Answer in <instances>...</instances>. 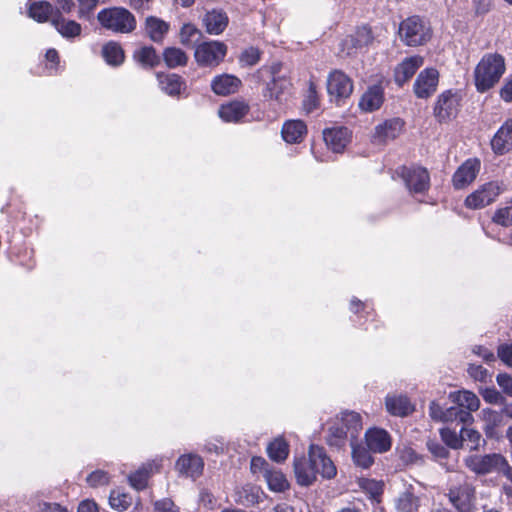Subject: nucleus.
<instances>
[{"label":"nucleus","instance_id":"obj_1","mask_svg":"<svg viewBox=\"0 0 512 512\" xmlns=\"http://www.w3.org/2000/svg\"><path fill=\"white\" fill-rule=\"evenodd\" d=\"M361 415L354 411H344L336 417L326 436L327 444L336 449H342L347 442L351 444L358 440L362 431Z\"/></svg>","mask_w":512,"mask_h":512},{"label":"nucleus","instance_id":"obj_2","mask_svg":"<svg viewBox=\"0 0 512 512\" xmlns=\"http://www.w3.org/2000/svg\"><path fill=\"white\" fill-rule=\"evenodd\" d=\"M505 59L498 53L485 54L474 69L476 90L485 93L493 88L505 73Z\"/></svg>","mask_w":512,"mask_h":512},{"label":"nucleus","instance_id":"obj_3","mask_svg":"<svg viewBox=\"0 0 512 512\" xmlns=\"http://www.w3.org/2000/svg\"><path fill=\"white\" fill-rule=\"evenodd\" d=\"M258 74L261 78H267L264 97L281 100V95L291 86L290 79L283 72V65L280 62L272 63L270 66H264L259 69Z\"/></svg>","mask_w":512,"mask_h":512},{"label":"nucleus","instance_id":"obj_4","mask_svg":"<svg viewBox=\"0 0 512 512\" xmlns=\"http://www.w3.org/2000/svg\"><path fill=\"white\" fill-rule=\"evenodd\" d=\"M400 40L407 46H420L431 37V28L428 22L419 16H411L403 20L399 26Z\"/></svg>","mask_w":512,"mask_h":512},{"label":"nucleus","instance_id":"obj_5","mask_svg":"<svg viewBox=\"0 0 512 512\" xmlns=\"http://www.w3.org/2000/svg\"><path fill=\"white\" fill-rule=\"evenodd\" d=\"M97 19L104 28L116 33H129L136 27L134 15L125 8L103 9L98 13Z\"/></svg>","mask_w":512,"mask_h":512},{"label":"nucleus","instance_id":"obj_6","mask_svg":"<svg viewBox=\"0 0 512 512\" xmlns=\"http://www.w3.org/2000/svg\"><path fill=\"white\" fill-rule=\"evenodd\" d=\"M354 89L353 80L343 71L335 69L327 77V93L332 103L341 106L350 98Z\"/></svg>","mask_w":512,"mask_h":512},{"label":"nucleus","instance_id":"obj_7","mask_svg":"<svg viewBox=\"0 0 512 512\" xmlns=\"http://www.w3.org/2000/svg\"><path fill=\"white\" fill-rule=\"evenodd\" d=\"M507 187L502 181H490L481 185L476 191L465 199L466 207L481 209L493 203L497 197L506 191Z\"/></svg>","mask_w":512,"mask_h":512},{"label":"nucleus","instance_id":"obj_8","mask_svg":"<svg viewBox=\"0 0 512 512\" xmlns=\"http://www.w3.org/2000/svg\"><path fill=\"white\" fill-rule=\"evenodd\" d=\"M461 96L457 91L446 90L438 97L433 107V114L438 122L446 123L454 119L460 109Z\"/></svg>","mask_w":512,"mask_h":512},{"label":"nucleus","instance_id":"obj_9","mask_svg":"<svg viewBox=\"0 0 512 512\" xmlns=\"http://www.w3.org/2000/svg\"><path fill=\"white\" fill-rule=\"evenodd\" d=\"M465 464L474 473L485 475L492 472L502 473L508 462L501 454L493 453L469 456L465 459Z\"/></svg>","mask_w":512,"mask_h":512},{"label":"nucleus","instance_id":"obj_10","mask_svg":"<svg viewBox=\"0 0 512 512\" xmlns=\"http://www.w3.org/2000/svg\"><path fill=\"white\" fill-rule=\"evenodd\" d=\"M227 54V46L220 41H207L195 49V59L200 66H218Z\"/></svg>","mask_w":512,"mask_h":512},{"label":"nucleus","instance_id":"obj_11","mask_svg":"<svg viewBox=\"0 0 512 512\" xmlns=\"http://www.w3.org/2000/svg\"><path fill=\"white\" fill-rule=\"evenodd\" d=\"M397 174L402 178L410 193H424L429 189L430 176L427 169L420 166L400 167Z\"/></svg>","mask_w":512,"mask_h":512},{"label":"nucleus","instance_id":"obj_12","mask_svg":"<svg viewBox=\"0 0 512 512\" xmlns=\"http://www.w3.org/2000/svg\"><path fill=\"white\" fill-rule=\"evenodd\" d=\"M204 459L197 453L181 454L174 464V469L180 478L196 481L204 473Z\"/></svg>","mask_w":512,"mask_h":512},{"label":"nucleus","instance_id":"obj_13","mask_svg":"<svg viewBox=\"0 0 512 512\" xmlns=\"http://www.w3.org/2000/svg\"><path fill=\"white\" fill-rule=\"evenodd\" d=\"M450 503L458 512H474L475 488L469 483L451 487L447 494Z\"/></svg>","mask_w":512,"mask_h":512},{"label":"nucleus","instance_id":"obj_14","mask_svg":"<svg viewBox=\"0 0 512 512\" xmlns=\"http://www.w3.org/2000/svg\"><path fill=\"white\" fill-rule=\"evenodd\" d=\"M439 82V73L434 68H426L417 76L413 90L418 98L426 99L430 97L437 89Z\"/></svg>","mask_w":512,"mask_h":512},{"label":"nucleus","instance_id":"obj_15","mask_svg":"<svg viewBox=\"0 0 512 512\" xmlns=\"http://www.w3.org/2000/svg\"><path fill=\"white\" fill-rule=\"evenodd\" d=\"M480 171V161L476 158L467 159L455 171L452 177V184L455 189H463L470 185Z\"/></svg>","mask_w":512,"mask_h":512},{"label":"nucleus","instance_id":"obj_16","mask_svg":"<svg viewBox=\"0 0 512 512\" xmlns=\"http://www.w3.org/2000/svg\"><path fill=\"white\" fill-rule=\"evenodd\" d=\"M404 122L400 118H391L378 124L372 136L373 142L383 144L396 139L402 132Z\"/></svg>","mask_w":512,"mask_h":512},{"label":"nucleus","instance_id":"obj_17","mask_svg":"<svg viewBox=\"0 0 512 512\" xmlns=\"http://www.w3.org/2000/svg\"><path fill=\"white\" fill-rule=\"evenodd\" d=\"M294 472L299 485L310 486L313 484L318 475V470L313 462L310 451L307 458H295Z\"/></svg>","mask_w":512,"mask_h":512},{"label":"nucleus","instance_id":"obj_18","mask_svg":"<svg viewBox=\"0 0 512 512\" xmlns=\"http://www.w3.org/2000/svg\"><path fill=\"white\" fill-rule=\"evenodd\" d=\"M385 100L384 88L380 84L369 86L359 99L358 107L362 112L372 113L381 108Z\"/></svg>","mask_w":512,"mask_h":512},{"label":"nucleus","instance_id":"obj_19","mask_svg":"<svg viewBox=\"0 0 512 512\" xmlns=\"http://www.w3.org/2000/svg\"><path fill=\"white\" fill-rule=\"evenodd\" d=\"M350 138L351 132L347 127H333L323 131V139L334 153H342L350 142Z\"/></svg>","mask_w":512,"mask_h":512},{"label":"nucleus","instance_id":"obj_20","mask_svg":"<svg viewBox=\"0 0 512 512\" xmlns=\"http://www.w3.org/2000/svg\"><path fill=\"white\" fill-rule=\"evenodd\" d=\"M309 448L318 474L326 479L334 478L337 474V469L333 461L327 456L324 448L313 444Z\"/></svg>","mask_w":512,"mask_h":512},{"label":"nucleus","instance_id":"obj_21","mask_svg":"<svg viewBox=\"0 0 512 512\" xmlns=\"http://www.w3.org/2000/svg\"><path fill=\"white\" fill-rule=\"evenodd\" d=\"M491 149L497 155L512 150V119L506 120L491 139Z\"/></svg>","mask_w":512,"mask_h":512},{"label":"nucleus","instance_id":"obj_22","mask_svg":"<svg viewBox=\"0 0 512 512\" xmlns=\"http://www.w3.org/2000/svg\"><path fill=\"white\" fill-rule=\"evenodd\" d=\"M373 41V34L369 27L357 28L354 34L347 36L342 41V51L351 55L355 50L368 46Z\"/></svg>","mask_w":512,"mask_h":512},{"label":"nucleus","instance_id":"obj_23","mask_svg":"<svg viewBox=\"0 0 512 512\" xmlns=\"http://www.w3.org/2000/svg\"><path fill=\"white\" fill-rule=\"evenodd\" d=\"M366 444L374 453H385L390 450L392 441L389 433L381 428H371L365 433Z\"/></svg>","mask_w":512,"mask_h":512},{"label":"nucleus","instance_id":"obj_24","mask_svg":"<svg viewBox=\"0 0 512 512\" xmlns=\"http://www.w3.org/2000/svg\"><path fill=\"white\" fill-rule=\"evenodd\" d=\"M203 25L210 35H220L224 32L229 24V18L221 9H212L206 12L203 17Z\"/></svg>","mask_w":512,"mask_h":512},{"label":"nucleus","instance_id":"obj_25","mask_svg":"<svg viewBox=\"0 0 512 512\" xmlns=\"http://www.w3.org/2000/svg\"><path fill=\"white\" fill-rule=\"evenodd\" d=\"M423 65V58L421 56H411L405 58L398 64L394 71L395 82L402 86L409 79L413 77L416 71Z\"/></svg>","mask_w":512,"mask_h":512},{"label":"nucleus","instance_id":"obj_26","mask_svg":"<svg viewBox=\"0 0 512 512\" xmlns=\"http://www.w3.org/2000/svg\"><path fill=\"white\" fill-rule=\"evenodd\" d=\"M249 112V105L245 101L235 100L220 106L218 114L225 122H238Z\"/></svg>","mask_w":512,"mask_h":512},{"label":"nucleus","instance_id":"obj_27","mask_svg":"<svg viewBox=\"0 0 512 512\" xmlns=\"http://www.w3.org/2000/svg\"><path fill=\"white\" fill-rule=\"evenodd\" d=\"M241 80L230 74H223L214 77L211 82V88L217 95L226 96L238 91Z\"/></svg>","mask_w":512,"mask_h":512},{"label":"nucleus","instance_id":"obj_28","mask_svg":"<svg viewBox=\"0 0 512 512\" xmlns=\"http://www.w3.org/2000/svg\"><path fill=\"white\" fill-rule=\"evenodd\" d=\"M51 23L61 36L67 39L78 37L82 31L79 23L74 20L65 19L61 13L54 15Z\"/></svg>","mask_w":512,"mask_h":512},{"label":"nucleus","instance_id":"obj_29","mask_svg":"<svg viewBox=\"0 0 512 512\" xmlns=\"http://www.w3.org/2000/svg\"><path fill=\"white\" fill-rule=\"evenodd\" d=\"M385 405L387 411L394 416L404 417L413 411L409 399L403 395H388Z\"/></svg>","mask_w":512,"mask_h":512},{"label":"nucleus","instance_id":"obj_30","mask_svg":"<svg viewBox=\"0 0 512 512\" xmlns=\"http://www.w3.org/2000/svg\"><path fill=\"white\" fill-rule=\"evenodd\" d=\"M170 28L169 23L155 16H149L145 21V30L148 37L155 43L163 41Z\"/></svg>","mask_w":512,"mask_h":512},{"label":"nucleus","instance_id":"obj_31","mask_svg":"<svg viewBox=\"0 0 512 512\" xmlns=\"http://www.w3.org/2000/svg\"><path fill=\"white\" fill-rule=\"evenodd\" d=\"M307 132L306 124L301 120H289L282 127V137L287 143H299Z\"/></svg>","mask_w":512,"mask_h":512},{"label":"nucleus","instance_id":"obj_32","mask_svg":"<svg viewBox=\"0 0 512 512\" xmlns=\"http://www.w3.org/2000/svg\"><path fill=\"white\" fill-rule=\"evenodd\" d=\"M157 78L161 90L169 96H178L182 89L185 88V82L177 74L158 73Z\"/></svg>","mask_w":512,"mask_h":512},{"label":"nucleus","instance_id":"obj_33","mask_svg":"<svg viewBox=\"0 0 512 512\" xmlns=\"http://www.w3.org/2000/svg\"><path fill=\"white\" fill-rule=\"evenodd\" d=\"M450 398L454 404L466 411H469L470 414L471 412L477 411L480 407L479 398L476 394L470 391L463 390L453 392L450 394Z\"/></svg>","mask_w":512,"mask_h":512},{"label":"nucleus","instance_id":"obj_34","mask_svg":"<svg viewBox=\"0 0 512 512\" xmlns=\"http://www.w3.org/2000/svg\"><path fill=\"white\" fill-rule=\"evenodd\" d=\"M28 15L37 22H46L54 17V7L46 1L33 2L29 7Z\"/></svg>","mask_w":512,"mask_h":512},{"label":"nucleus","instance_id":"obj_35","mask_svg":"<svg viewBox=\"0 0 512 512\" xmlns=\"http://www.w3.org/2000/svg\"><path fill=\"white\" fill-rule=\"evenodd\" d=\"M420 506V497L409 490L401 493L396 500V509L398 512H419Z\"/></svg>","mask_w":512,"mask_h":512},{"label":"nucleus","instance_id":"obj_36","mask_svg":"<svg viewBox=\"0 0 512 512\" xmlns=\"http://www.w3.org/2000/svg\"><path fill=\"white\" fill-rule=\"evenodd\" d=\"M352 449V459L355 465L361 468H369L373 464V457L371 455V450L367 449L362 444L354 441L350 444Z\"/></svg>","mask_w":512,"mask_h":512},{"label":"nucleus","instance_id":"obj_37","mask_svg":"<svg viewBox=\"0 0 512 512\" xmlns=\"http://www.w3.org/2000/svg\"><path fill=\"white\" fill-rule=\"evenodd\" d=\"M269 458L275 462H283L289 454V445L283 438H276L267 446Z\"/></svg>","mask_w":512,"mask_h":512},{"label":"nucleus","instance_id":"obj_38","mask_svg":"<svg viewBox=\"0 0 512 512\" xmlns=\"http://www.w3.org/2000/svg\"><path fill=\"white\" fill-rule=\"evenodd\" d=\"M102 56L107 64L118 66L124 61V52L121 46L116 42H108L102 48Z\"/></svg>","mask_w":512,"mask_h":512},{"label":"nucleus","instance_id":"obj_39","mask_svg":"<svg viewBox=\"0 0 512 512\" xmlns=\"http://www.w3.org/2000/svg\"><path fill=\"white\" fill-rule=\"evenodd\" d=\"M163 59L169 68L185 66L188 62L187 54L180 48L168 47L163 51Z\"/></svg>","mask_w":512,"mask_h":512},{"label":"nucleus","instance_id":"obj_40","mask_svg":"<svg viewBox=\"0 0 512 512\" xmlns=\"http://www.w3.org/2000/svg\"><path fill=\"white\" fill-rule=\"evenodd\" d=\"M134 59L143 67H155L159 63V57L152 46L142 47L134 52Z\"/></svg>","mask_w":512,"mask_h":512},{"label":"nucleus","instance_id":"obj_41","mask_svg":"<svg viewBox=\"0 0 512 512\" xmlns=\"http://www.w3.org/2000/svg\"><path fill=\"white\" fill-rule=\"evenodd\" d=\"M264 478L272 491L282 492L288 488V482L281 471L267 470Z\"/></svg>","mask_w":512,"mask_h":512},{"label":"nucleus","instance_id":"obj_42","mask_svg":"<svg viewBox=\"0 0 512 512\" xmlns=\"http://www.w3.org/2000/svg\"><path fill=\"white\" fill-rule=\"evenodd\" d=\"M473 420L472 414L465 409H462L458 405L449 407L445 409L444 422H459V423H469Z\"/></svg>","mask_w":512,"mask_h":512},{"label":"nucleus","instance_id":"obj_43","mask_svg":"<svg viewBox=\"0 0 512 512\" xmlns=\"http://www.w3.org/2000/svg\"><path fill=\"white\" fill-rule=\"evenodd\" d=\"M398 453L400 460L406 465L422 466L425 464V456L410 446H403Z\"/></svg>","mask_w":512,"mask_h":512},{"label":"nucleus","instance_id":"obj_44","mask_svg":"<svg viewBox=\"0 0 512 512\" xmlns=\"http://www.w3.org/2000/svg\"><path fill=\"white\" fill-rule=\"evenodd\" d=\"M152 465L149 464L147 467L143 466L129 476L130 485L136 490H143L146 488L148 479L150 476V470Z\"/></svg>","mask_w":512,"mask_h":512},{"label":"nucleus","instance_id":"obj_45","mask_svg":"<svg viewBox=\"0 0 512 512\" xmlns=\"http://www.w3.org/2000/svg\"><path fill=\"white\" fill-rule=\"evenodd\" d=\"M426 448L431 453L433 459L440 464L449 456L448 448L436 439H428L426 441Z\"/></svg>","mask_w":512,"mask_h":512},{"label":"nucleus","instance_id":"obj_46","mask_svg":"<svg viewBox=\"0 0 512 512\" xmlns=\"http://www.w3.org/2000/svg\"><path fill=\"white\" fill-rule=\"evenodd\" d=\"M461 439L462 445L466 443L470 450H478L481 443H485V440L482 439V436L478 431L464 427L461 428Z\"/></svg>","mask_w":512,"mask_h":512},{"label":"nucleus","instance_id":"obj_47","mask_svg":"<svg viewBox=\"0 0 512 512\" xmlns=\"http://www.w3.org/2000/svg\"><path fill=\"white\" fill-rule=\"evenodd\" d=\"M201 31L193 24H184L180 30V42L185 46H193L199 40Z\"/></svg>","mask_w":512,"mask_h":512},{"label":"nucleus","instance_id":"obj_48","mask_svg":"<svg viewBox=\"0 0 512 512\" xmlns=\"http://www.w3.org/2000/svg\"><path fill=\"white\" fill-rule=\"evenodd\" d=\"M440 436L446 447L452 449H459L462 447L461 434L458 435L454 430L450 428L440 429Z\"/></svg>","mask_w":512,"mask_h":512},{"label":"nucleus","instance_id":"obj_49","mask_svg":"<svg viewBox=\"0 0 512 512\" xmlns=\"http://www.w3.org/2000/svg\"><path fill=\"white\" fill-rule=\"evenodd\" d=\"M109 504L117 511H124L130 506L131 498L125 493L112 491L109 496Z\"/></svg>","mask_w":512,"mask_h":512},{"label":"nucleus","instance_id":"obj_50","mask_svg":"<svg viewBox=\"0 0 512 512\" xmlns=\"http://www.w3.org/2000/svg\"><path fill=\"white\" fill-rule=\"evenodd\" d=\"M510 205L499 208L495 211L493 215V222L501 225V226H511L512 225V197L510 200Z\"/></svg>","mask_w":512,"mask_h":512},{"label":"nucleus","instance_id":"obj_51","mask_svg":"<svg viewBox=\"0 0 512 512\" xmlns=\"http://www.w3.org/2000/svg\"><path fill=\"white\" fill-rule=\"evenodd\" d=\"M239 60L242 66H254L260 61V51L249 47L241 53Z\"/></svg>","mask_w":512,"mask_h":512},{"label":"nucleus","instance_id":"obj_52","mask_svg":"<svg viewBox=\"0 0 512 512\" xmlns=\"http://www.w3.org/2000/svg\"><path fill=\"white\" fill-rule=\"evenodd\" d=\"M110 477L107 472L103 470H96L90 473L86 481L91 487L104 486L109 483Z\"/></svg>","mask_w":512,"mask_h":512},{"label":"nucleus","instance_id":"obj_53","mask_svg":"<svg viewBox=\"0 0 512 512\" xmlns=\"http://www.w3.org/2000/svg\"><path fill=\"white\" fill-rule=\"evenodd\" d=\"M79 3V11L78 17L81 19L89 20L93 11L95 10L98 0H78Z\"/></svg>","mask_w":512,"mask_h":512},{"label":"nucleus","instance_id":"obj_54","mask_svg":"<svg viewBox=\"0 0 512 512\" xmlns=\"http://www.w3.org/2000/svg\"><path fill=\"white\" fill-rule=\"evenodd\" d=\"M154 512H179V508L169 498L154 502Z\"/></svg>","mask_w":512,"mask_h":512},{"label":"nucleus","instance_id":"obj_55","mask_svg":"<svg viewBox=\"0 0 512 512\" xmlns=\"http://www.w3.org/2000/svg\"><path fill=\"white\" fill-rule=\"evenodd\" d=\"M497 355L504 364L512 368V344L499 345Z\"/></svg>","mask_w":512,"mask_h":512},{"label":"nucleus","instance_id":"obj_56","mask_svg":"<svg viewBox=\"0 0 512 512\" xmlns=\"http://www.w3.org/2000/svg\"><path fill=\"white\" fill-rule=\"evenodd\" d=\"M496 381L503 392L512 397V377L507 373H500L497 375Z\"/></svg>","mask_w":512,"mask_h":512},{"label":"nucleus","instance_id":"obj_57","mask_svg":"<svg viewBox=\"0 0 512 512\" xmlns=\"http://www.w3.org/2000/svg\"><path fill=\"white\" fill-rule=\"evenodd\" d=\"M38 512H71L66 507L55 502H39Z\"/></svg>","mask_w":512,"mask_h":512},{"label":"nucleus","instance_id":"obj_58","mask_svg":"<svg viewBox=\"0 0 512 512\" xmlns=\"http://www.w3.org/2000/svg\"><path fill=\"white\" fill-rule=\"evenodd\" d=\"M251 471L253 473H263L265 476V473L267 470H270L269 464L266 462V460L262 457H253L251 460Z\"/></svg>","mask_w":512,"mask_h":512},{"label":"nucleus","instance_id":"obj_59","mask_svg":"<svg viewBox=\"0 0 512 512\" xmlns=\"http://www.w3.org/2000/svg\"><path fill=\"white\" fill-rule=\"evenodd\" d=\"M468 373L471 377L478 381H485L487 377V370L478 364H470L468 367Z\"/></svg>","mask_w":512,"mask_h":512},{"label":"nucleus","instance_id":"obj_60","mask_svg":"<svg viewBox=\"0 0 512 512\" xmlns=\"http://www.w3.org/2000/svg\"><path fill=\"white\" fill-rule=\"evenodd\" d=\"M305 105L307 106L308 111H311L318 106L316 86L313 82H310L309 84L308 96Z\"/></svg>","mask_w":512,"mask_h":512},{"label":"nucleus","instance_id":"obj_61","mask_svg":"<svg viewBox=\"0 0 512 512\" xmlns=\"http://www.w3.org/2000/svg\"><path fill=\"white\" fill-rule=\"evenodd\" d=\"M429 414L432 419L444 422L445 409H443L438 403H430Z\"/></svg>","mask_w":512,"mask_h":512},{"label":"nucleus","instance_id":"obj_62","mask_svg":"<svg viewBox=\"0 0 512 512\" xmlns=\"http://www.w3.org/2000/svg\"><path fill=\"white\" fill-rule=\"evenodd\" d=\"M56 9H54L55 15L58 13H70L75 4L73 0H55Z\"/></svg>","mask_w":512,"mask_h":512},{"label":"nucleus","instance_id":"obj_63","mask_svg":"<svg viewBox=\"0 0 512 512\" xmlns=\"http://www.w3.org/2000/svg\"><path fill=\"white\" fill-rule=\"evenodd\" d=\"M473 353L482 357L483 360L487 363L495 361V355L493 352L483 346H476L473 349Z\"/></svg>","mask_w":512,"mask_h":512},{"label":"nucleus","instance_id":"obj_64","mask_svg":"<svg viewBox=\"0 0 512 512\" xmlns=\"http://www.w3.org/2000/svg\"><path fill=\"white\" fill-rule=\"evenodd\" d=\"M500 96L505 102L512 101V78L505 82L500 90Z\"/></svg>","mask_w":512,"mask_h":512}]
</instances>
